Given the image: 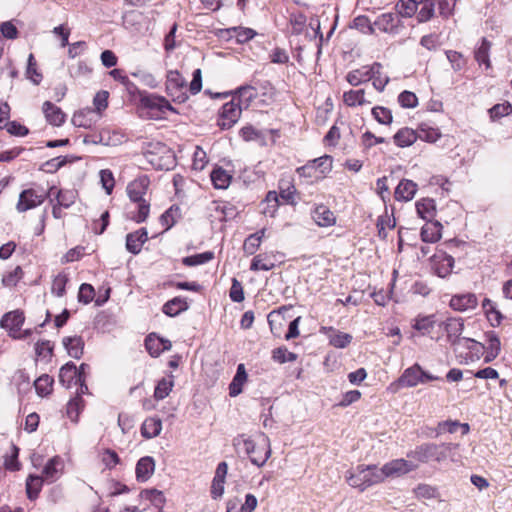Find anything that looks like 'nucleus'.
<instances>
[{
    "label": "nucleus",
    "instance_id": "nucleus-1",
    "mask_svg": "<svg viewBox=\"0 0 512 512\" xmlns=\"http://www.w3.org/2000/svg\"><path fill=\"white\" fill-rule=\"evenodd\" d=\"M459 448V444L455 443H424L410 451L407 456L421 463L428 461L442 462L447 458L455 461V451Z\"/></svg>",
    "mask_w": 512,
    "mask_h": 512
},
{
    "label": "nucleus",
    "instance_id": "nucleus-2",
    "mask_svg": "<svg viewBox=\"0 0 512 512\" xmlns=\"http://www.w3.org/2000/svg\"><path fill=\"white\" fill-rule=\"evenodd\" d=\"M149 185L150 180L148 176L142 175L131 181L126 188L130 200L137 204L138 211L132 216V220L137 223L144 222L149 215L150 203L144 198Z\"/></svg>",
    "mask_w": 512,
    "mask_h": 512
},
{
    "label": "nucleus",
    "instance_id": "nucleus-3",
    "mask_svg": "<svg viewBox=\"0 0 512 512\" xmlns=\"http://www.w3.org/2000/svg\"><path fill=\"white\" fill-rule=\"evenodd\" d=\"M346 480L351 487L359 488L361 491L383 482L380 469L375 465H358L353 471L347 473Z\"/></svg>",
    "mask_w": 512,
    "mask_h": 512
},
{
    "label": "nucleus",
    "instance_id": "nucleus-4",
    "mask_svg": "<svg viewBox=\"0 0 512 512\" xmlns=\"http://www.w3.org/2000/svg\"><path fill=\"white\" fill-rule=\"evenodd\" d=\"M142 112L151 119H160L164 117L167 111L172 110V106L164 97L148 95L141 99Z\"/></svg>",
    "mask_w": 512,
    "mask_h": 512
},
{
    "label": "nucleus",
    "instance_id": "nucleus-5",
    "mask_svg": "<svg viewBox=\"0 0 512 512\" xmlns=\"http://www.w3.org/2000/svg\"><path fill=\"white\" fill-rule=\"evenodd\" d=\"M166 91L174 101L182 103L187 100L186 81L178 71H169L167 73Z\"/></svg>",
    "mask_w": 512,
    "mask_h": 512
},
{
    "label": "nucleus",
    "instance_id": "nucleus-6",
    "mask_svg": "<svg viewBox=\"0 0 512 512\" xmlns=\"http://www.w3.org/2000/svg\"><path fill=\"white\" fill-rule=\"evenodd\" d=\"M46 196L44 191H37L35 189L23 190L19 195L16 208L19 212L33 209L41 205L45 201Z\"/></svg>",
    "mask_w": 512,
    "mask_h": 512
},
{
    "label": "nucleus",
    "instance_id": "nucleus-7",
    "mask_svg": "<svg viewBox=\"0 0 512 512\" xmlns=\"http://www.w3.org/2000/svg\"><path fill=\"white\" fill-rule=\"evenodd\" d=\"M416 468L417 465L412 461H407L405 459H395L386 463L382 468H380V472L384 481L387 477H399L415 470Z\"/></svg>",
    "mask_w": 512,
    "mask_h": 512
},
{
    "label": "nucleus",
    "instance_id": "nucleus-8",
    "mask_svg": "<svg viewBox=\"0 0 512 512\" xmlns=\"http://www.w3.org/2000/svg\"><path fill=\"white\" fill-rule=\"evenodd\" d=\"M242 110L236 104V99L232 98L231 101L225 103L219 113L218 125L221 129L231 128L238 120Z\"/></svg>",
    "mask_w": 512,
    "mask_h": 512
},
{
    "label": "nucleus",
    "instance_id": "nucleus-9",
    "mask_svg": "<svg viewBox=\"0 0 512 512\" xmlns=\"http://www.w3.org/2000/svg\"><path fill=\"white\" fill-rule=\"evenodd\" d=\"M380 69H382V65L378 62L373 63L371 66H362L361 68L350 71L346 76V80L350 85L358 86L370 81L374 73H378Z\"/></svg>",
    "mask_w": 512,
    "mask_h": 512
},
{
    "label": "nucleus",
    "instance_id": "nucleus-10",
    "mask_svg": "<svg viewBox=\"0 0 512 512\" xmlns=\"http://www.w3.org/2000/svg\"><path fill=\"white\" fill-rule=\"evenodd\" d=\"M319 332L325 335L329 341V344L338 349H344L352 342V335L337 330L332 326H321Z\"/></svg>",
    "mask_w": 512,
    "mask_h": 512
},
{
    "label": "nucleus",
    "instance_id": "nucleus-11",
    "mask_svg": "<svg viewBox=\"0 0 512 512\" xmlns=\"http://www.w3.org/2000/svg\"><path fill=\"white\" fill-rule=\"evenodd\" d=\"M24 320L25 317L22 311H10L2 317L1 326L8 330L11 336L16 338L19 337L17 334L20 332Z\"/></svg>",
    "mask_w": 512,
    "mask_h": 512
},
{
    "label": "nucleus",
    "instance_id": "nucleus-12",
    "mask_svg": "<svg viewBox=\"0 0 512 512\" xmlns=\"http://www.w3.org/2000/svg\"><path fill=\"white\" fill-rule=\"evenodd\" d=\"M100 119L99 114L92 108L82 109L72 116V123L75 127L90 129Z\"/></svg>",
    "mask_w": 512,
    "mask_h": 512
},
{
    "label": "nucleus",
    "instance_id": "nucleus-13",
    "mask_svg": "<svg viewBox=\"0 0 512 512\" xmlns=\"http://www.w3.org/2000/svg\"><path fill=\"white\" fill-rule=\"evenodd\" d=\"M234 447L237 454L242 458H249L252 464H256L255 443L251 437L239 435L234 439Z\"/></svg>",
    "mask_w": 512,
    "mask_h": 512
},
{
    "label": "nucleus",
    "instance_id": "nucleus-14",
    "mask_svg": "<svg viewBox=\"0 0 512 512\" xmlns=\"http://www.w3.org/2000/svg\"><path fill=\"white\" fill-rule=\"evenodd\" d=\"M228 466L226 462H220L216 468L215 476L211 485V495L214 499L222 497L224 493L225 478Z\"/></svg>",
    "mask_w": 512,
    "mask_h": 512
},
{
    "label": "nucleus",
    "instance_id": "nucleus-15",
    "mask_svg": "<svg viewBox=\"0 0 512 512\" xmlns=\"http://www.w3.org/2000/svg\"><path fill=\"white\" fill-rule=\"evenodd\" d=\"M148 240V232L145 228L127 234L126 249L132 254L140 253L143 244Z\"/></svg>",
    "mask_w": 512,
    "mask_h": 512
},
{
    "label": "nucleus",
    "instance_id": "nucleus-16",
    "mask_svg": "<svg viewBox=\"0 0 512 512\" xmlns=\"http://www.w3.org/2000/svg\"><path fill=\"white\" fill-rule=\"evenodd\" d=\"M172 344L169 340L150 334L145 339V347L152 357L159 356L162 352L169 350Z\"/></svg>",
    "mask_w": 512,
    "mask_h": 512
},
{
    "label": "nucleus",
    "instance_id": "nucleus-17",
    "mask_svg": "<svg viewBox=\"0 0 512 512\" xmlns=\"http://www.w3.org/2000/svg\"><path fill=\"white\" fill-rule=\"evenodd\" d=\"M155 470V461L150 456L142 457L138 460L135 468L136 479L139 482H146L153 475Z\"/></svg>",
    "mask_w": 512,
    "mask_h": 512
},
{
    "label": "nucleus",
    "instance_id": "nucleus-18",
    "mask_svg": "<svg viewBox=\"0 0 512 512\" xmlns=\"http://www.w3.org/2000/svg\"><path fill=\"white\" fill-rule=\"evenodd\" d=\"M478 304L475 294L466 293L461 295H454L450 300V306L457 311H467L474 309Z\"/></svg>",
    "mask_w": 512,
    "mask_h": 512
},
{
    "label": "nucleus",
    "instance_id": "nucleus-19",
    "mask_svg": "<svg viewBox=\"0 0 512 512\" xmlns=\"http://www.w3.org/2000/svg\"><path fill=\"white\" fill-rule=\"evenodd\" d=\"M312 218L320 227H330L336 223L334 213L325 205L317 206L312 212Z\"/></svg>",
    "mask_w": 512,
    "mask_h": 512
},
{
    "label": "nucleus",
    "instance_id": "nucleus-20",
    "mask_svg": "<svg viewBox=\"0 0 512 512\" xmlns=\"http://www.w3.org/2000/svg\"><path fill=\"white\" fill-rule=\"evenodd\" d=\"M417 192V184L409 179H403L397 185L394 196L398 201H410Z\"/></svg>",
    "mask_w": 512,
    "mask_h": 512
},
{
    "label": "nucleus",
    "instance_id": "nucleus-21",
    "mask_svg": "<svg viewBox=\"0 0 512 512\" xmlns=\"http://www.w3.org/2000/svg\"><path fill=\"white\" fill-rule=\"evenodd\" d=\"M421 377H423V370L418 364H415L403 372L399 378V384L405 387H414L421 383Z\"/></svg>",
    "mask_w": 512,
    "mask_h": 512
},
{
    "label": "nucleus",
    "instance_id": "nucleus-22",
    "mask_svg": "<svg viewBox=\"0 0 512 512\" xmlns=\"http://www.w3.org/2000/svg\"><path fill=\"white\" fill-rule=\"evenodd\" d=\"M43 113L46 120L53 126H60L65 122V113L50 101L43 104Z\"/></svg>",
    "mask_w": 512,
    "mask_h": 512
},
{
    "label": "nucleus",
    "instance_id": "nucleus-23",
    "mask_svg": "<svg viewBox=\"0 0 512 512\" xmlns=\"http://www.w3.org/2000/svg\"><path fill=\"white\" fill-rule=\"evenodd\" d=\"M255 97L256 91L254 87L243 86L238 89L237 96L234 98L236 99V104L243 111L249 109L253 105Z\"/></svg>",
    "mask_w": 512,
    "mask_h": 512
},
{
    "label": "nucleus",
    "instance_id": "nucleus-24",
    "mask_svg": "<svg viewBox=\"0 0 512 512\" xmlns=\"http://www.w3.org/2000/svg\"><path fill=\"white\" fill-rule=\"evenodd\" d=\"M268 63L263 64L262 73L269 74L271 70L270 64H287L289 62V55L285 49L275 47L268 53Z\"/></svg>",
    "mask_w": 512,
    "mask_h": 512
},
{
    "label": "nucleus",
    "instance_id": "nucleus-25",
    "mask_svg": "<svg viewBox=\"0 0 512 512\" xmlns=\"http://www.w3.org/2000/svg\"><path fill=\"white\" fill-rule=\"evenodd\" d=\"M162 430V421L158 417H148L141 426V434L146 439L157 437Z\"/></svg>",
    "mask_w": 512,
    "mask_h": 512
},
{
    "label": "nucleus",
    "instance_id": "nucleus-26",
    "mask_svg": "<svg viewBox=\"0 0 512 512\" xmlns=\"http://www.w3.org/2000/svg\"><path fill=\"white\" fill-rule=\"evenodd\" d=\"M462 330L463 323L453 321L447 324L448 339L452 345L456 346L461 345L462 343L468 344L475 342L473 339L460 337Z\"/></svg>",
    "mask_w": 512,
    "mask_h": 512
},
{
    "label": "nucleus",
    "instance_id": "nucleus-27",
    "mask_svg": "<svg viewBox=\"0 0 512 512\" xmlns=\"http://www.w3.org/2000/svg\"><path fill=\"white\" fill-rule=\"evenodd\" d=\"M442 225L439 222L427 221L421 229V239L426 243H435L441 238Z\"/></svg>",
    "mask_w": 512,
    "mask_h": 512
},
{
    "label": "nucleus",
    "instance_id": "nucleus-28",
    "mask_svg": "<svg viewBox=\"0 0 512 512\" xmlns=\"http://www.w3.org/2000/svg\"><path fill=\"white\" fill-rule=\"evenodd\" d=\"M247 381V373L244 364H239L237 367L236 374L229 385V395L231 397L238 396L243 389V385Z\"/></svg>",
    "mask_w": 512,
    "mask_h": 512
},
{
    "label": "nucleus",
    "instance_id": "nucleus-29",
    "mask_svg": "<svg viewBox=\"0 0 512 512\" xmlns=\"http://www.w3.org/2000/svg\"><path fill=\"white\" fill-rule=\"evenodd\" d=\"M69 356L79 359L83 354L84 341L80 336L64 337L62 340Z\"/></svg>",
    "mask_w": 512,
    "mask_h": 512
},
{
    "label": "nucleus",
    "instance_id": "nucleus-30",
    "mask_svg": "<svg viewBox=\"0 0 512 512\" xmlns=\"http://www.w3.org/2000/svg\"><path fill=\"white\" fill-rule=\"evenodd\" d=\"M188 303L185 298L174 297L163 305L162 311L169 317H175L188 309Z\"/></svg>",
    "mask_w": 512,
    "mask_h": 512
},
{
    "label": "nucleus",
    "instance_id": "nucleus-31",
    "mask_svg": "<svg viewBox=\"0 0 512 512\" xmlns=\"http://www.w3.org/2000/svg\"><path fill=\"white\" fill-rule=\"evenodd\" d=\"M490 49L491 42L486 38H482L480 45L474 51L475 60L480 66L485 65L486 69L491 68Z\"/></svg>",
    "mask_w": 512,
    "mask_h": 512
},
{
    "label": "nucleus",
    "instance_id": "nucleus-32",
    "mask_svg": "<svg viewBox=\"0 0 512 512\" xmlns=\"http://www.w3.org/2000/svg\"><path fill=\"white\" fill-rule=\"evenodd\" d=\"M417 214L424 220L431 221L436 212L435 201L431 198H423L416 202Z\"/></svg>",
    "mask_w": 512,
    "mask_h": 512
},
{
    "label": "nucleus",
    "instance_id": "nucleus-33",
    "mask_svg": "<svg viewBox=\"0 0 512 512\" xmlns=\"http://www.w3.org/2000/svg\"><path fill=\"white\" fill-rule=\"evenodd\" d=\"M267 321L273 335L281 336L284 327L286 326V319L280 310H273L267 315Z\"/></svg>",
    "mask_w": 512,
    "mask_h": 512
},
{
    "label": "nucleus",
    "instance_id": "nucleus-34",
    "mask_svg": "<svg viewBox=\"0 0 512 512\" xmlns=\"http://www.w3.org/2000/svg\"><path fill=\"white\" fill-rule=\"evenodd\" d=\"M78 368L73 362H68L61 367L59 372V382L69 388L73 381L77 383Z\"/></svg>",
    "mask_w": 512,
    "mask_h": 512
},
{
    "label": "nucleus",
    "instance_id": "nucleus-35",
    "mask_svg": "<svg viewBox=\"0 0 512 512\" xmlns=\"http://www.w3.org/2000/svg\"><path fill=\"white\" fill-rule=\"evenodd\" d=\"M398 23V16L395 13H383L381 14L374 22V26H376L379 30L383 32H392Z\"/></svg>",
    "mask_w": 512,
    "mask_h": 512
},
{
    "label": "nucleus",
    "instance_id": "nucleus-36",
    "mask_svg": "<svg viewBox=\"0 0 512 512\" xmlns=\"http://www.w3.org/2000/svg\"><path fill=\"white\" fill-rule=\"evenodd\" d=\"M394 142L399 147H408L412 145L417 139V131L405 127L400 129L393 137Z\"/></svg>",
    "mask_w": 512,
    "mask_h": 512
},
{
    "label": "nucleus",
    "instance_id": "nucleus-37",
    "mask_svg": "<svg viewBox=\"0 0 512 512\" xmlns=\"http://www.w3.org/2000/svg\"><path fill=\"white\" fill-rule=\"evenodd\" d=\"M174 387V377L173 375H169L163 377L157 382V385L154 390V398L157 401L165 399Z\"/></svg>",
    "mask_w": 512,
    "mask_h": 512
},
{
    "label": "nucleus",
    "instance_id": "nucleus-38",
    "mask_svg": "<svg viewBox=\"0 0 512 512\" xmlns=\"http://www.w3.org/2000/svg\"><path fill=\"white\" fill-rule=\"evenodd\" d=\"M278 206V194L275 191L268 192L266 198L259 204V207L261 208V213L270 217L274 216L278 209Z\"/></svg>",
    "mask_w": 512,
    "mask_h": 512
},
{
    "label": "nucleus",
    "instance_id": "nucleus-39",
    "mask_svg": "<svg viewBox=\"0 0 512 512\" xmlns=\"http://www.w3.org/2000/svg\"><path fill=\"white\" fill-rule=\"evenodd\" d=\"M211 181L216 189H226L230 185L231 175L223 168L217 167L211 172Z\"/></svg>",
    "mask_w": 512,
    "mask_h": 512
},
{
    "label": "nucleus",
    "instance_id": "nucleus-40",
    "mask_svg": "<svg viewBox=\"0 0 512 512\" xmlns=\"http://www.w3.org/2000/svg\"><path fill=\"white\" fill-rule=\"evenodd\" d=\"M343 101L347 106L350 107H355L357 105L362 106L367 103L365 100V90L358 89L346 91L343 94Z\"/></svg>",
    "mask_w": 512,
    "mask_h": 512
},
{
    "label": "nucleus",
    "instance_id": "nucleus-41",
    "mask_svg": "<svg viewBox=\"0 0 512 512\" xmlns=\"http://www.w3.org/2000/svg\"><path fill=\"white\" fill-rule=\"evenodd\" d=\"M101 137H103V141H101V145L106 146H117L120 145L124 141V134L116 131L111 130L109 128H103L101 129Z\"/></svg>",
    "mask_w": 512,
    "mask_h": 512
},
{
    "label": "nucleus",
    "instance_id": "nucleus-42",
    "mask_svg": "<svg viewBox=\"0 0 512 512\" xmlns=\"http://www.w3.org/2000/svg\"><path fill=\"white\" fill-rule=\"evenodd\" d=\"M61 467L62 461L58 456L50 459L43 469L45 479L49 482H54L58 477Z\"/></svg>",
    "mask_w": 512,
    "mask_h": 512
},
{
    "label": "nucleus",
    "instance_id": "nucleus-43",
    "mask_svg": "<svg viewBox=\"0 0 512 512\" xmlns=\"http://www.w3.org/2000/svg\"><path fill=\"white\" fill-rule=\"evenodd\" d=\"M275 98V89L270 82H264L258 87V105H270Z\"/></svg>",
    "mask_w": 512,
    "mask_h": 512
},
{
    "label": "nucleus",
    "instance_id": "nucleus-44",
    "mask_svg": "<svg viewBox=\"0 0 512 512\" xmlns=\"http://www.w3.org/2000/svg\"><path fill=\"white\" fill-rule=\"evenodd\" d=\"M417 136L422 141L434 143L440 138L441 133L438 128L422 124L417 130Z\"/></svg>",
    "mask_w": 512,
    "mask_h": 512
},
{
    "label": "nucleus",
    "instance_id": "nucleus-45",
    "mask_svg": "<svg viewBox=\"0 0 512 512\" xmlns=\"http://www.w3.org/2000/svg\"><path fill=\"white\" fill-rule=\"evenodd\" d=\"M140 497L150 501L157 508L163 507L165 503L163 492L157 489H144L140 492Z\"/></svg>",
    "mask_w": 512,
    "mask_h": 512
},
{
    "label": "nucleus",
    "instance_id": "nucleus-46",
    "mask_svg": "<svg viewBox=\"0 0 512 512\" xmlns=\"http://www.w3.org/2000/svg\"><path fill=\"white\" fill-rule=\"evenodd\" d=\"M53 378L49 375H42L38 379L35 380L34 386L36 392L40 396H47L52 391Z\"/></svg>",
    "mask_w": 512,
    "mask_h": 512
},
{
    "label": "nucleus",
    "instance_id": "nucleus-47",
    "mask_svg": "<svg viewBox=\"0 0 512 512\" xmlns=\"http://www.w3.org/2000/svg\"><path fill=\"white\" fill-rule=\"evenodd\" d=\"M445 54L455 72L461 71L466 66L467 60L462 53L454 50H447Z\"/></svg>",
    "mask_w": 512,
    "mask_h": 512
},
{
    "label": "nucleus",
    "instance_id": "nucleus-48",
    "mask_svg": "<svg viewBox=\"0 0 512 512\" xmlns=\"http://www.w3.org/2000/svg\"><path fill=\"white\" fill-rule=\"evenodd\" d=\"M214 258V254L213 252H204V253H200V254H195V255H192V256H187V257H184L182 259V263L185 265V266H197V265H202V264H205L207 262H209L210 260H212Z\"/></svg>",
    "mask_w": 512,
    "mask_h": 512
},
{
    "label": "nucleus",
    "instance_id": "nucleus-49",
    "mask_svg": "<svg viewBox=\"0 0 512 512\" xmlns=\"http://www.w3.org/2000/svg\"><path fill=\"white\" fill-rule=\"evenodd\" d=\"M92 69L86 61L79 60L68 67V73L72 78L88 76Z\"/></svg>",
    "mask_w": 512,
    "mask_h": 512
},
{
    "label": "nucleus",
    "instance_id": "nucleus-50",
    "mask_svg": "<svg viewBox=\"0 0 512 512\" xmlns=\"http://www.w3.org/2000/svg\"><path fill=\"white\" fill-rule=\"evenodd\" d=\"M43 479L40 476H29L26 481V492L29 499H35L42 487Z\"/></svg>",
    "mask_w": 512,
    "mask_h": 512
},
{
    "label": "nucleus",
    "instance_id": "nucleus-51",
    "mask_svg": "<svg viewBox=\"0 0 512 512\" xmlns=\"http://www.w3.org/2000/svg\"><path fill=\"white\" fill-rule=\"evenodd\" d=\"M372 116L374 119L382 125H389L392 123L393 116L391 110L383 106H376L372 108Z\"/></svg>",
    "mask_w": 512,
    "mask_h": 512
},
{
    "label": "nucleus",
    "instance_id": "nucleus-52",
    "mask_svg": "<svg viewBox=\"0 0 512 512\" xmlns=\"http://www.w3.org/2000/svg\"><path fill=\"white\" fill-rule=\"evenodd\" d=\"M454 258L449 255H445L437 264L435 267V272L439 277H446L452 272V269L454 267Z\"/></svg>",
    "mask_w": 512,
    "mask_h": 512
},
{
    "label": "nucleus",
    "instance_id": "nucleus-53",
    "mask_svg": "<svg viewBox=\"0 0 512 512\" xmlns=\"http://www.w3.org/2000/svg\"><path fill=\"white\" fill-rule=\"evenodd\" d=\"M77 197V192L75 190H59L56 193V200L59 205H62L63 208L71 207Z\"/></svg>",
    "mask_w": 512,
    "mask_h": 512
},
{
    "label": "nucleus",
    "instance_id": "nucleus-54",
    "mask_svg": "<svg viewBox=\"0 0 512 512\" xmlns=\"http://www.w3.org/2000/svg\"><path fill=\"white\" fill-rule=\"evenodd\" d=\"M488 112H489L491 120L495 121L504 116L511 114L512 113V105L509 102L496 104L492 108H490Z\"/></svg>",
    "mask_w": 512,
    "mask_h": 512
},
{
    "label": "nucleus",
    "instance_id": "nucleus-55",
    "mask_svg": "<svg viewBox=\"0 0 512 512\" xmlns=\"http://www.w3.org/2000/svg\"><path fill=\"white\" fill-rule=\"evenodd\" d=\"M272 358L278 363L293 362L297 359V355L288 351L286 347H279L273 350Z\"/></svg>",
    "mask_w": 512,
    "mask_h": 512
},
{
    "label": "nucleus",
    "instance_id": "nucleus-56",
    "mask_svg": "<svg viewBox=\"0 0 512 512\" xmlns=\"http://www.w3.org/2000/svg\"><path fill=\"white\" fill-rule=\"evenodd\" d=\"M83 407L84 401L82 397L75 396L73 399H71L67 404V414L69 418L72 419L73 421H76Z\"/></svg>",
    "mask_w": 512,
    "mask_h": 512
},
{
    "label": "nucleus",
    "instance_id": "nucleus-57",
    "mask_svg": "<svg viewBox=\"0 0 512 512\" xmlns=\"http://www.w3.org/2000/svg\"><path fill=\"white\" fill-rule=\"evenodd\" d=\"M435 321L433 316L418 317L415 319L413 328L420 331L423 335L429 333L434 327Z\"/></svg>",
    "mask_w": 512,
    "mask_h": 512
},
{
    "label": "nucleus",
    "instance_id": "nucleus-58",
    "mask_svg": "<svg viewBox=\"0 0 512 512\" xmlns=\"http://www.w3.org/2000/svg\"><path fill=\"white\" fill-rule=\"evenodd\" d=\"M487 350H490L492 358H496L501 350L500 339L495 332H488L486 334Z\"/></svg>",
    "mask_w": 512,
    "mask_h": 512
},
{
    "label": "nucleus",
    "instance_id": "nucleus-59",
    "mask_svg": "<svg viewBox=\"0 0 512 512\" xmlns=\"http://www.w3.org/2000/svg\"><path fill=\"white\" fill-rule=\"evenodd\" d=\"M19 449L15 446H11V453L5 456L4 466L7 470L17 471L20 469V463L18 461Z\"/></svg>",
    "mask_w": 512,
    "mask_h": 512
},
{
    "label": "nucleus",
    "instance_id": "nucleus-60",
    "mask_svg": "<svg viewBox=\"0 0 512 512\" xmlns=\"http://www.w3.org/2000/svg\"><path fill=\"white\" fill-rule=\"evenodd\" d=\"M26 75L27 78H29L36 85L39 84L42 79L41 73H39L36 69V61L33 54H30L28 57Z\"/></svg>",
    "mask_w": 512,
    "mask_h": 512
},
{
    "label": "nucleus",
    "instance_id": "nucleus-61",
    "mask_svg": "<svg viewBox=\"0 0 512 512\" xmlns=\"http://www.w3.org/2000/svg\"><path fill=\"white\" fill-rule=\"evenodd\" d=\"M398 102L403 108H415L418 105V98L411 91H403L398 96Z\"/></svg>",
    "mask_w": 512,
    "mask_h": 512
},
{
    "label": "nucleus",
    "instance_id": "nucleus-62",
    "mask_svg": "<svg viewBox=\"0 0 512 512\" xmlns=\"http://www.w3.org/2000/svg\"><path fill=\"white\" fill-rule=\"evenodd\" d=\"M68 282V278L65 274H58L55 276L52 282V293L58 297H61L65 294L66 284Z\"/></svg>",
    "mask_w": 512,
    "mask_h": 512
},
{
    "label": "nucleus",
    "instance_id": "nucleus-63",
    "mask_svg": "<svg viewBox=\"0 0 512 512\" xmlns=\"http://www.w3.org/2000/svg\"><path fill=\"white\" fill-rule=\"evenodd\" d=\"M418 4L412 0H401L397 4L398 13L404 17H411L417 12Z\"/></svg>",
    "mask_w": 512,
    "mask_h": 512
},
{
    "label": "nucleus",
    "instance_id": "nucleus-64",
    "mask_svg": "<svg viewBox=\"0 0 512 512\" xmlns=\"http://www.w3.org/2000/svg\"><path fill=\"white\" fill-rule=\"evenodd\" d=\"M100 181L106 193L110 195L115 185L113 173L109 169L101 170Z\"/></svg>",
    "mask_w": 512,
    "mask_h": 512
}]
</instances>
